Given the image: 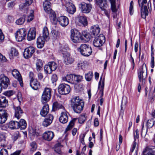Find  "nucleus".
<instances>
[{
    "label": "nucleus",
    "mask_w": 155,
    "mask_h": 155,
    "mask_svg": "<svg viewBox=\"0 0 155 155\" xmlns=\"http://www.w3.org/2000/svg\"><path fill=\"white\" fill-rule=\"evenodd\" d=\"M71 105L74 112L80 113L83 109L84 102L79 97H74L71 100Z\"/></svg>",
    "instance_id": "f257e3e1"
},
{
    "label": "nucleus",
    "mask_w": 155,
    "mask_h": 155,
    "mask_svg": "<svg viewBox=\"0 0 155 155\" xmlns=\"http://www.w3.org/2000/svg\"><path fill=\"white\" fill-rule=\"evenodd\" d=\"M78 50L83 56L88 57L91 54L92 49L88 45L81 44L78 48Z\"/></svg>",
    "instance_id": "f03ea898"
},
{
    "label": "nucleus",
    "mask_w": 155,
    "mask_h": 155,
    "mask_svg": "<svg viewBox=\"0 0 155 155\" xmlns=\"http://www.w3.org/2000/svg\"><path fill=\"white\" fill-rule=\"evenodd\" d=\"M147 75L146 65L143 64L141 68L138 71V76L140 82L142 84H144Z\"/></svg>",
    "instance_id": "7ed1b4c3"
},
{
    "label": "nucleus",
    "mask_w": 155,
    "mask_h": 155,
    "mask_svg": "<svg viewBox=\"0 0 155 155\" xmlns=\"http://www.w3.org/2000/svg\"><path fill=\"white\" fill-rule=\"evenodd\" d=\"M71 33V39L73 43H80L82 41L81 35L77 30L72 29Z\"/></svg>",
    "instance_id": "20e7f679"
},
{
    "label": "nucleus",
    "mask_w": 155,
    "mask_h": 155,
    "mask_svg": "<svg viewBox=\"0 0 155 155\" xmlns=\"http://www.w3.org/2000/svg\"><path fill=\"white\" fill-rule=\"evenodd\" d=\"M147 0H138L139 6L141 7V17L145 19L148 14V11L146 5Z\"/></svg>",
    "instance_id": "39448f33"
},
{
    "label": "nucleus",
    "mask_w": 155,
    "mask_h": 155,
    "mask_svg": "<svg viewBox=\"0 0 155 155\" xmlns=\"http://www.w3.org/2000/svg\"><path fill=\"white\" fill-rule=\"evenodd\" d=\"M105 37L102 34H100L95 38L93 41V45L95 47L101 46L105 42Z\"/></svg>",
    "instance_id": "423d86ee"
},
{
    "label": "nucleus",
    "mask_w": 155,
    "mask_h": 155,
    "mask_svg": "<svg viewBox=\"0 0 155 155\" xmlns=\"http://www.w3.org/2000/svg\"><path fill=\"white\" fill-rule=\"evenodd\" d=\"M26 35V31L25 29L22 28L19 29L15 33L16 40L18 42L23 40Z\"/></svg>",
    "instance_id": "0eeeda50"
},
{
    "label": "nucleus",
    "mask_w": 155,
    "mask_h": 155,
    "mask_svg": "<svg viewBox=\"0 0 155 155\" xmlns=\"http://www.w3.org/2000/svg\"><path fill=\"white\" fill-rule=\"evenodd\" d=\"M58 90L60 94L65 95L70 93L71 88L69 85L65 84H62L59 85Z\"/></svg>",
    "instance_id": "6e6552de"
},
{
    "label": "nucleus",
    "mask_w": 155,
    "mask_h": 155,
    "mask_svg": "<svg viewBox=\"0 0 155 155\" xmlns=\"http://www.w3.org/2000/svg\"><path fill=\"white\" fill-rule=\"evenodd\" d=\"M51 89L46 87L42 95V100L43 102L49 101L51 97Z\"/></svg>",
    "instance_id": "1a4fd4ad"
},
{
    "label": "nucleus",
    "mask_w": 155,
    "mask_h": 155,
    "mask_svg": "<svg viewBox=\"0 0 155 155\" xmlns=\"http://www.w3.org/2000/svg\"><path fill=\"white\" fill-rule=\"evenodd\" d=\"M79 7L81 11L84 13H89L92 8V6L91 4H87L84 2H81L79 5Z\"/></svg>",
    "instance_id": "9d476101"
},
{
    "label": "nucleus",
    "mask_w": 155,
    "mask_h": 155,
    "mask_svg": "<svg viewBox=\"0 0 155 155\" xmlns=\"http://www.w3.org/2000/svg\"><path fill=\"white\" fill-rule=\"evenodd\" d=\"M10 81L8 78L4 74L0 75V84L4 88L8 87Z\"/></svg>",
    "instance_id": "9b49d317"
},
{
    "label": "nucleus",
    "mask_w": 155,
    "mask_h": 155,
    "mask_svg": "<svg viewBox=\"0 0 155 155\" xmlns=\"http://www.w3.org/2000/svg\"><path fill=\"white\" fill-rule=\"evenodd\" d=\"M62 53L63 55L64 61L65 64L68 65L73 62L74 61V59L71 57L70 54L65 51H63Z\"/></svg>",
    "instance_id": "f8f14e48"
},
{
    "label": "nucleus",
    "mask_w": 155,
    "mask_h": 155,
    "mask_svg": "<svg viewBox=\"0 0 155 155\" xmlns=\"http://www.w3.org/2000/svg\"><path fill=\"white\" fill-rule=\"evenodd\" d=\"M35 51V48L33 47H29L25 49L23 55L24 58L28 59L31 57Z\"/></svg>",
    "instance_id": "ddd939ff"
},
{
    "label": "nucleus",
    "mask_w": 155,
    "mask_h": 155,
    "mask_svg": "<svg viewBox=\"0 0 155 155\" xmlns=\"http://www.w3.org/2000/svg\"><path fill=\"white\" fill-rule=\"evenodd\" d=\"M65 3V6L67 12L71 14H73L76 11L74 6L69 1H66Z\"/></svg>",
    "instance_id": "4468645a"
},
{
    "label": "nucleus",
    "mask_w": 155,
    "mask_h": 155,
    "mask_svg": "<svg viewBox=\"0 0 155 155\" xmlns=\"http://www.w3.org/2000/svg\"><path fill=\"white\" fill-rule=\"evenodd\" d=\"M58 22L62 26L65 27L69 24L68 18L65 16H62L59 17L57 18Z\"/></svg>",
    "instance_id": "2eb2a0df"
},
{
    "label": "nucleus",
    "mask_w": 155,
    "mask_h": 155,
    "mask_svg": "<svg viewBox=\"0 0 155 155\" xmlns=\"http://www.w3.org/2000/svg\"><path fill=\"white\" fill-rule=\"evenodd\" d=\"M12 74L13 77L17 79L19 81L21 87L23 86L22 79L19 72L16 69H14L12 71Z\"/></svg>",
    "instance_id": "dca6fc26"
},
{
    "label": "nucleus",
    "mask_w": 155,
    "mask_h": 155,
    "mask_svg": "<svg viewBox=\"0 0 155 155\" xmlns=\"http://www.w3.org/2000/svg\"><path fill=\"white\" fill-rule=\"evenodd\" d=\"M97 5L99 6L102 10L105 11L108 5L106 0H95Z\"/></svg>",
    "instance_id": "f3484780"
},
{
    "label": "nucleus",
    "mask_w": 155,
    "mask_h": 155,
    "mask_svg": "<svg viewBox=\"0 0 155 155\" xmlns=\"http://www.w3.org/2000/svg\"><path fill=\"white\" fill-rule=\"evenodd\" d=\"M8 114L5 110H0V124L4 123L7 120Z\"/></svg>",
    "instance_id": "a211bd4d"
},
{
    "label": "nucleus",
    "mask_w": 155,
    "mask_h": 155,
    "mask_svg": "<svg viewBox=\"0 0 155 155\" xmlns=\"http://www.w3.org/2000/svg\"><path fill=\"white\" fill-rule=\"evenodd\" d=\"M54 118L53 115L49 114L44 119L42 123V125L45 127H47L52 123Z\"/></svg>",
    "instance_id": "6ab92c4d"
},
{
    "label": "nucleus",
    "mask_w": 155,
    "mask_h": 155,
    "mask_svg": "<svg viewBox=\"0 0 155 155\" xmlns=\"http://www.w3.org/2000/svg\"><path fill=\"white\" fill-rule=\"evenodd\" d=\"M54 136V133L51 131H47L45 132L43 135V139L48 141H51Z\"/></svg>",
    "instance_id": "aec40b11"
},
{
    "label": "nucleus",
    "mask_w": 155,
    "mask_h": 155,
    "mask_svg": "<svg viewBox=\"0 0 155 155\" xmlns=\"http://www.w3.org/2000/svg\"><path fill=\"white\" fill-rule=\"evenodd\" d=\"M36 30L35 28H31L27 35V39L30 41L35 39L36 36Z\"/></svg>",
    "instance_id": "412c9836"
},
{
    "label": "nucleus",
    "mask_w": 155,
    "mask_h": 155,
    "mask_svg": "<svg viewBox=\"0 0 155 155\" xmlns=\"http://www.w3.org/2000/svg\"><path fill=\"white\" fill-rule=\"evenodd\" d=\"M68 117L66 112L65 110L62 111L59 118L60 122L63 124H65L68 122Z\"/></svg>",
    "instance_id": "4be33fe9"
},
{
    "label": "nucleus",
    "mask_w": 155,
    "mask_h": 155,
    "mask_svg": "<svg viewBox=\"0 0 155 155\" xmlns=\"http://www.w3.org/2000/svg\"><path fill=\"white\" fill-rule=\"evenodd\" d=\"M91 34L92 36L93 37H97L100 32V29L97 25H94L92 27Z\"/></svg>",
    "instance_id": "5701e85b"
},
{
    "label": "nucleus",
    "mask_w": 155,
    "mask_h": 155,
    "mask_svg": "<svg viewBox=\"0 0 155 155\" xmlns=\"http://www.w3.org/2000/svg\"><path fill=\"white\" fill-rule=\"evenodd\" d=\"M102 77H101L100 81L99 83L98 89L100 90L101 97H102L104 95V78L102 81Z\"/></svg>",
    "instance_id": "b1692460"
},
{
    "label": "nucleus",
    "mask_w": 155,
    "mask_h": 155,
    "mask_svg": "<svg viewBox=\"0 0 155 155\" xmlns=\"http://www.w3.org/2000/svg\"><path fill=\"white\" fill-rule=\"evenodd\" d=\"M30 85L35 90H37L40 86L39 83L36 79L30 80Z\"/></svg>",
    "instance_id": "393cba45"
},
{
    "label": "nucleus",
    "mask_w": 155,
    "mask_h": 155,
    "mask_svg": "<svg viewBox=\"0 0 155 155\" xmlns=\"http://www.w3.org/2000/svg\"><path fill=\"white\" fill-rule=\"evenodd\" d=\"M49 110L48 104H45L42 107L40 112V114L42 117H45L48 113Z\"/></svg>",
    "instance_id": "a878e982"
},
{
    "label": "nucleus",
    "mask_w": 155,
    "mask_h": 155,
    "mask_svg": "<svg viewBox=\"0 0 155 155\" xmlns=\"http://www.w3.org/2000/svg\"><path fill=\"white\" fill-rule=\"evenodd\" d=\"M142 153L143 155H155V151L149 147L145 148Z\"/></svg>",
    "instance_id": "bb28decb"
},
{
    "label": "nucleus",
    "mask_w": 155,
    "mask_h": 155,
    "mask_svg": "<svg viewBox=\"0 0 155 155\" xmlns=\"http://www.w3.org/2000/svg\"><path fill=\"white\" fill-rule=\"evenodd\" d=\"M81 37L83 38L82 39V41L84 40L86 42L89 41L93 36H91L89 33L84 31L82 32Z\"/></svg>",
    "instance_id": "cd10ccee"
},
{
    "label": "nucleus",
    "mask_w": 155,
    "mask_h": 155,
    "mask_svg": "<svg viewBox=\"0 0 155 155\" xmlns=\"http://www.w3.org/2000/svg\"><path fill=\"white\" fill-rule=\"evenodd\" d=\"M49 35V32L47 27H45L42 31V37L43 38L45 41H48L50 38Z\"/></svg>",
    "instance_id": "c85d7f7f"
},
{
    "label": "nucleus",
    "mask_w": 155,
    "mask_h": 155,
    "mask_svg": "<svg viewBox=\"0 0 155 155\" xmlns=\"http://www.w3.org/2000/svg\"><path fill=\"white\" fill-rule=\"evenodd\" d=\"M8 105V101L5 97H0V107H5Z\"/></svg>",
    "instance_id": "c756f323"
},
{
    "label": "nucleus",
    "mask_w": 155,
    "mask_h": 155,
    "mask_svg": "<svg viewBox=\"0 0 155 155\" xmlns=\"http://www.w3.org/2000/svg\"><path fill=\"white\" fill-rule=\"evenodd\" d=\"M148 93V95L150 99H151V101H153L154 100L153 97L155 96V93H153V91H151L150 88L147 87L145 88V96L147 97V94Z\"/></svg>",
    "instance_id": "7c9ffc66"
},
{
    "label": "nucleus",
    "mask_w": 155,
    "mask_h": 155,
    "mask_svg": "<svg viewBox=\"0 0 155 155\" xmlns=\"http://www.w3.org/2000/svg\"><path fill=\"white\" fill-rule=\"evenodd\" d=\"M127 102V98L125 96H123L122 98L121 104V110L120 112V115H123L124 113V109H123V106H125Z\"/></svg>",
    "instance_id": "2f4dec72"
},
{
    "label": "nucleus",
    "mask_w": 155,
    "mask_h": 155,
    "mask_svg": "<svg viewBox=\"0 0 155 155\" xmlns=\"http://www.w3.org/2000/svg\"><path fill=\"white\" fill-rule=\"evenodd\" d=\"M15 117L18 119L20 118L21 114L23 113V112L21 108L18 106L15 107Z\"/></svg>",
    "instance_id": "473e14b6"
},
{
    "label": "nucleus",
    "mask_w": 155,
    "mask_h": 155,
    "mask_svg": "<svg viewBox=\"0 0 155 155\" xmlns=\"http://www.w3.org/2000/svg\"><path fill=\"white\" fill-rule=\"evenodd\" d=\"M45 39L42 38L41 36L38 37L37 39V46L38 48H41L44 46Z\"/></svg>",
    "instance_id": "72a5a7b5"
},
{
    "label": "nucleus",
    "mask_w": 155,
    "mask_h": 155,
    "mask_svg": "<svg viewBox=\"0 0 155 155\" xmlns=\"http://www.w3.org/2000/svg\"><path fill=\"white\" fill-rule=\"evenodd\" d=\"M49 2H45L43 3V6L44 10L48 13L51 12L52 9L51 8L50 4Z\"/></svg>",
    "instance_id": "f704fd0d"
},
{
    "label": "nucleus",
    "mask_w": 155,
    "mask_h": 155,
    "mask_svg": "<svg viewBox=\"0 0 155 155\" xmlns=\"http://www.w3.org/2000/svg\"><path fill=\"white\" fill-rule=\"evenodd\" d=\"M53 108L54 110H57L60 109H62L65 111V109L62 105L58 102L56 101L53 103Z\"/></svg>",
    "instance_id": "c9c22d12"
},
{
    "label": "nucleus",
    "mask_w": 155,
    "mask_h": 155,
    "mask_svg": "<svg viewBox=\"0 0 155 155\" xmlns=\"http://www.w3.org/2000/svg\"><path fill=\"white\" fill-rule=\"evenodd\" d=\"M78 21L84 26H87V17L85 16H80L78 18Z\"/></svg>",
    "instance_id": "e433bc0d"
},
{
    "label": "nucleus",
    "mask_w": 155,
    "mask_h": 155,
    "mask_svg": "<svg viewBox=\"0 0 155 155\" xmlns=\"http://www.w3.org/2000/svg\"><path fill=\"white\" fill-rule=\"evenodd\" d=\"M18 124V122L12 121L9 123L8 127L11 129H18L19 128Z\"/></svg>",
    "instance_id": "4c0bfd02"
},
{
    "label": "nucleus",
    "mask_w": 155,
    "mask_h": 155,
    "mask_svg": "<svg viewBox=\"0 0 155 155\" xmlns=\"http://www.w3.org/2000/svg\"><path fill=\"white\" fill-rule=\"evenodd\" d=\"M77 119V118H74L70 122L69 125L65 130V133L67 132L68 131L71 129L74 126V123Z\"/></svg>",
    "instance_id": "58836bf2"
},
{
    "label": "nucleus",
    "mask_w": 155,
    "mask_h": 155,
    "mask_svg": "<svg viewBox=\"0 0 155 155\" xmlns=\"http://www.w3.org/2000/svg\"><path fill=\"white\" fill-rule=\"evenodd\" d=\"M19 128L21 129H25L26 127L27 124L26 121L23 119H21L18 122Z\"/></svg>",
    "instance_id": "ea45409f"
},
{
    "label": "nucleus",
    "mask_w": 155,
    "mask_h": 155,
    "mask_svg": "<svg viewBox=\"0 0 155 155\" xmlns=\"http://www.w3.org/2000/svg\"><path fill=\"white\" fill-rule=\"evenodd\" d=\"M36 69L37 71H40L42 69L43 65L42 61L40 59H38L36 61Z\"/></svg>",
    "instance_id": "a19ab883"
},
{
    "label": "nucleus",
    "mask_w": 155,
    "mask_h": 155,
    "mask_svg": "<svg viewBox=\"0 0 155 155\" xmlns=\"http://www.w3.org/2000/svg\"><path fill=\"white\" fill-rule=\"evenodd\" d=\"M18 54V52L14 48H12L9 53V56L10 59L12 58L14 56H16Z\"/></svg>",
    "instance_id": "79ce46f5"
},
{
    "label": "nucleus",
    "mask_w": 155,
    "mask_h": 155,
    "mask_svg": "<svg viewBox=\"0 0 155 155\" xmlns=\"http://www.w3.org/2000/svg\"><path fill=\"white\" fill-rule=\"evenodd\" d=\"M5 136L4 134H0V141L2 142L3 143V144H1V146L3 147L6 146L7 143L5 141Z\"/></svg>",
    "instance_id": "37998d69"
},
{
    "label": "nucleus",
    "mask_w": 155,
    "mask_h": 155,
    "mask_svg": "<svg viewBox=\"0 0 155 155\" xmlns=\"http://www.w3.org/2000/svg\"><path fill=\"white\" fill-rule=\"evenodd\" d=\"M74 75H67L65 77L63 78V80L69 82H71L74 80Z\"/></svg>",
    "instance_id": "c03bdc74"
},
{
    "label": "nucleus",
    "mask_w": 155,
    "mask_h": 155,
    "mask_svg": "<svg viewBox=\"0 0 155 155\" xmlns=\"http://www.w3.org/2000/svg\"><path fill=\"white\" fill-rule=\"evenodd\" d=\"M36 135L35 130L32 128H30L29 130V135L31 139H33Z\"/></svg>",
    "instance_id": "a18cd8bd"
},
{
    "label": "nucleus",
    "mask_w": 155,
    "mask_h": 155,
    "mask_svg": "<svg viewBox=\"0 0 155 155\" xmlns=\"http://www.w3.org/2000/svg\"><path fill=\"white\" fill-rule=\"evenodd\" d=\"M51 35L54 39L57 38L59 37L60 34L59 31L54 29L51 31Z\"/></svg>",
    "instance_id": "49530a36"
},
{
    "label": "nucleus",
    "mask_w": 155,
    "mask_h": 155,
    "mask_svg": "<svg viewBox=\"0 0 155 155\" xmlns=\"http://www.w3.org/2000/svg\"><path fill=\"white\" fill-rule=\"evenodd\" d=\"M111 3V7L112 11L115 12L117 11L115 5V0H110Z\"/></svg>",
    "instance_id": "de8ad7c7"
},
{
    "label": "nucleus",
    "mask_w": 155,
    "mask_h": 155,
    "mask_svg": "<svg viewBox=\"0 0 155 155\" xmlns=\"http://www.w3.org/2000/svg\"><path fill=\"white\" fill-rule=\"evenodd\" d=\"M44 71L46 74H51L52 72V69L51 68L48 63L45 65L44 67Z\"/></svg>",
    "instance_id": "09e8293b"
},
{
    "label": "nucleus",
    "mask_w": 155,
    "mask_h": 155,
    "mask_svg": "<svg viewBox=\"0 0 155 155\" xmlns=\"http://www.w3.org/2000/svg\"><path fill=\"white\" fill-rule=\"evenodd\" d=\"M31 148L30 152H33L35 151L37 148V145L35 142H32L30 144Z\"/></svg>",
    "instance_id": "8fccbe9b"
},
{
    "label": "nucleus",
    "mask_w": 155,
    "mask_h": 155,
    "mask_svg": "<svg viewBox=\"0 0 155 155\" xmlns=\"http://www.w3.org/2000/svg\"><path fill=\"white\" fill-rule=\"evenodd\" d=\"M93 75V73L89 72L85 75V78L87 81H89L91 80Z\"/></svg>",
    "instance_id": "3c124183"
},
{
    "label": "nucleus",
    "mask_w": 155,
    "mask_h": 155,
    "mask_svg": "<svg viewBox=\"0 0 155 155\" xmlns=\"http://www.w3.org/2000/svg\"><path fill=\"white\" fill-rule=\"evenodd\" d=\"M50 66L52 71H54L56 70L58 67L56 63L54 62H51L48 63Z\"/></svg>",
    "instance_id": "603ef678"
},
{
    "label": "nucleus",
    "mask_w": 155,
    "mask_h": 155,
    "mask_svg": "<svg viewBox=\"0 0 155 155\" xmlns=\"http://www.w3.org/2000/svg\"><path fill=\"white\" fill-rule=\"evenodd\" d=\"M15 93V92L14 91L12 90H9L5 91L3 93V94L8 97H10L13 95Z\"/></svg>",
    "instance_id": "864d4df0"
},
{
    "label": "nucleus",
    "mask_w": 155,
    "mask_h": 155,
    "mask_svg": "<svg viewBox=\"0 0 155 155\" xmlns=\"http://www.w3.org/2000/svg\"><path fill=\"white\" fill-rule=\"evenodd\" d=\"M86 117L84 115H81L80 116L78 119V122L80 124H83L85 120Z\"/></svg>",
    "instance_id": "5fc2aeb1"
},
{
    "label": "nucleus",
    "mask_w": 155,
    "mask_h": 155,
    "mask_svg": "<svg viewBox=\"0 0 155 155\" xmlns=\"http://www.w3.org/2000/svg\"><path fill=\"white\" fill-rule=\"evenodd\" d=\"M155 123V121L154 122L153 120H148L147 123V127L150 128L152 127Z\"/></svg>",
    "instance_id": "6e6d98bb"
},
{
    "label": "nucleus",
    "mask_w": 155,
    "mask_h": 155,
    "mask_svg": "<svg viewBox=\"0 0 155 155\" xmlns=\"http://www.w3.org/2000/svg\"><path fill=\"white\" fill-rule=\"evenodd\" d=\"M83 78L82 76L80 75H74V81L77 82H79L81 81Z\"/></svg>",
    "instance_id": "4d7b16f0"
},
{
    "label": "nucleus",
    "mask_w": 155,
    "mask_h": 155,
    "mask_svg": "<svg viewBox=\"0 0 155 155\" xmlns=\"http://www.w3.org/2000/svg\"><path fill=\"white\" fill-rule=\"evenodd\" d=\"M25 21L24 18H21L16 20V23L18 25H21L23 24Z\"/></svg>",
    "instance_id": "13d9d810"
},
{
    "label": "nucleus",
    "mask_w": 155,
    "mask_h": 155,
    "mask_svg": "<svg viewBox=\"0 0 155 155\" xmlns=\"http://www.w3.org/2000/svg\"><path fill=\"white\" fill-rule=\"evenodd\" d=\"M134 2L133 1H131L130 3V6L129 8L130 13L131 15L133 14L134 12L133 10Z\"/></svg>",
    "instance_id": "bf43d9fd"
},
{
    "label": "nucleus",
    "mask_w": 155,
    "mask_h": 155,
    "mask_svg": "<svg viewBox=\"0 0 155 155\" xmlns=\"http://www.w3.org/2000/svg\"><path fill=\"white\" fill-rule=\"evenodd\" d=\"M33 12H32L30 13V14L28 17L27 21L29 22L31 21L34 18V15L33 14Z\"/></svg>",
    "instance_id": "052dcab7"
},
{
    "label": "nucleus",
    "mask_w": 155,
    "mask_h": 155,
    "mask_svg": "<svg viewBox=\"0 0 155 155\" xmlns=\"http://www.w3.org/2000/svg\"><path fill=\"white\" fill-rule=\"evenodd\" d=\"M0 155H8L7 150L5 149H2L0 151Z\"/></svg>",
    "instance_id": "680f3d73"
},
{
    "label": "nucleus",
    "mask_w": 155,
    "mask_h": 155,
    "mask_svg": "<svg viewBox=\"0 0 155 155\" xmlns=\"http://www.w3.org/2000/svg\"><path fill=\"white\" fill-rule=\"evenodd\" d=\"M139 130L138 129L136 130L135 133H134V141H136V139H138L139 137V134H138Z\"/></svg>",
    "instance_id": "e2e57ef3"
},
{
    "label": "nucleus",
    "mask_w": 155,
    "mask_h": 155,
    "mask_svg": "<svg viewBox=\"0 0 155 155\" xmlns=\"http://www.w3.org/2000/svg\"><path fill=\"white\" fill-rule=\"evenodd\" d=\"M15 4L16 3L15 1H11L8 4V7L9 8H12L14 6Z\"/></svg>",
    "instance_id": "0e129e2a"
},
{
    "label": "nucleus",
    "mask_w": 155,
    "mask_h": 155,
    "mask_svg": "<svg viewBox=\"0 0 155 155\" xmlns=\"http://www.w3.org/2000/svg\"><path fill=\"white\" fill-rule=\"evenodd\" d=\"M19 136H20L19 133L18 132H17L14 134L13 136V139L15 140L18 138Z\"/></svg>",
    "instance_id": "69168bd1"
},
{
    "label": "nucleus",
    "mask_w": 155,
    "mask_h": 155,
    "mask_svg": "<svg viewBox=\"0 0 155 155\" xmlns=\"http://www.w3.org/2000/svg\"><path fill=\"white\" fill-rule=\"evenodd\" d=\"M51 80L53 83L55 82L57 80V76L56 74H53L52 78Z\"/></svg>",
    "instance_id": "338daca9"
},
{
    "label": "nucleus",
    "mask_w": 155,
    "mask_h": 155,
    "mask_svg": "<svg viewBox=\"0 0 155 155\" xmlns=\"http://www.w3.org/2000/svg\"><path fill=\"white\" fill-rule=\"evenodd\" d=\"M6 59L0 53V62H4L6 61Z\"/></svg>",
    "instance_id": "774afa93"
}]
</instances>
